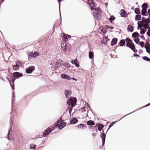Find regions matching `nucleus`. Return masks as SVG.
<instances>
[{
    "label": "nucleus",
    "instance_id": "nucleus-45",
    "mask_svg": "<svg viewBox=\"0 0 150 150\" xmlns=\"http://www.w3.org/2000/svg\"><path fill=\"white\" fill-rule=\"evenodd\" d=\"M86 108H87V107H82L80 109L81 110V111L82 112H85L86 111Z\"/></svg>",
    "mask_w": 150,
    "mask_h": 150
},
{
    "label": "nucleus",
    "instance_id": "nucleus-28",
    "mask_svg": "<svg viewBox=\"0 0 150 150\" xmlns=\"http://www.w3.org/2000/svg\"><path fill=\"white\" fill-rule=\"evenodd\" d=\"M28 58L29 60V59L30 58H35L33 52H28Z\"/></svg>",
    "mask_w": 150,
    "mask_h": 150
},
{
    "label": "nucleus",
    "instance_id": "nucleus-63",
    "mask_svg": "<svg viewBox=\"0 0 150 150\" xmlns=\"http://www.w3.org/2000/svg\"><path fill=\"white\" fill-rule=\"evenodd\" d=\"M102 146H103L104 145L105 140H102Z\"/></svg>",
    "mask_w": 150,
    "mask_h": 150
},
{
    "label": "nucleus",
    "instance_id": "nucleus-12",
    "mask_svg": "<svg viewBox=\"0 0 150 150\" xmlns=\"http://www.w3.org/2000/svg\"><path fill=\"white\" fill-rule=\"evenodd\" d=\"M61 78L63 79L66 80H71V78L69 76L64 74H62L60 75Z\"/></svg>",
    "mask_w": 150,
    "mask_h": 150
},
{
    "label": "nucleus",
    "instance_id": "nucleus-26",
    "mask_svg": "<svg viewBox=\"0 0 150 150\" xmlns=\"http://www.w3.org/2000/svg\"><path fill=\"white\" fill-rule=\"evenodd\" d=\"M101 32L102 33L103 36H104L105 35V34L107 31L106 28L104 27L102 28L101 29Z\"/></svg>",
    "mask_w": 150,
    "mask_h": 150
},
{
    "label": "nucleus",
    "instance_id": "nucleus-39",
    "mask_svg": "<svg viewBox=\"0 0 150 150\" xmlns=\"http://www.w3.org/2000/svg\"><path fill=\"white\" fill-rule=\"evenodd\" d=\"M144 48L146 49V52L149 54H150V47H147L146 45H145Z\"/></svg>",
    "mask_w": 150,
    "mask_h": 150
},
{
    "label": "nucleus",
    "instance_id": "nucleus-6",
    "mask_svg": "<svg viewBox=\"0 0 150 150\" xmlns=\"http://www.w3.org/2000/svg\"><path fill=\"white\" fill-rule=\"evenodd\" d=\"M143 21L142 25L144 28L147 29L150 27L149 24L150 23V19H141Z\"/></svg>",
    "mask_w": 150,
    "mask_h": 150
},
{
    "label": "nucleus",
    "instance_id": "nucleus-31",
    "mask_svg": "<svg viewBox=\"0 0 150 150\" xmlns=\"http://www.w3.org/2000/svg\"><path fill=\"white\" fill-rule=\"evenodd\" d=\"M142 14L143 16H147V9H143L142 11Z\"/></svg>",
    "mask_w": 150,
    "mask_h": 150
},
{
    "label": "nucleus",
    "instance_id": "nucleus-41",
    "mask_svg": "<svg viewBox=\"0 0 150 150\" xmlns=\"http://www.w3.org/2000/svg\"><path fill=\"white\" fill-rule=\"evenodd\" d=\"M142 59L145 61L148 62L150 61V59L147 56H144L142 57Z\"/></svg>",
    "mask_w": 150,
    "mask_h": 150
},
{
    "label": "nucleus",
    "instance_id": "nucleus-51",
    "mask_svg": "<svg viewBox=\"0 0 150 150\" xmlns=\"http://www.w3.org/2000/svg\"><path fill=\"white\" fill-rule=\"evenodd\" d=\"M33 54L35 58L36 57L39 55V53L37 52H33Z\"/></svg>",
    "mask_w": 150,
    "mask_h": 150
},
{
    "label": "nucleus",
    "instance_id": "nucleus-64",
    "mask_svg": "<svg viewBox=\"0 0 150 150\" xmlns=\"http://www.w3.org/2000/svg\"><path fill=\"white\" fill-rule=\"evenodd\" d=\"M148 14L149 17H150V9H149L148 11Z\"/></svg>",
    "mask_w": 150,
    "mask_h": 150
},
{
    "label": "nucleus",
    "instance_id": "nucleus-43",
    "mask_svg": "<svg viewBox=\"0 0 150 150\" xmlns=\"http://www.w3.org/2000/svg\"><path fill=\"white\" fill-rule=\"evenodd\" d=\"M134 11L135 13L137 14L140 13V10L139 8H136L134 10Z\"/></svg>",
    "mask_w": 150,
    "mask_h": 150
},
{
    "label": "nucleus",
    "instance_id": "nucleus-1",
    "mask_svg": "<svg viewBox=\"0 0 150 150\" xmlns=\"http://www.w3.org/2000/svg\"><path fill=\"white\" fill-rule=\"evenodd\" d=\"M55 125L54 126H50L45 129L44 132L42 133V136L43 137H46L49 135L56 128Z\"/></svg>",
    "mask_w": 150,
    "mask_h": 150
},
{
    "label": "nucleus",
    "instance_id": "nucleus-23",
    "mask_svg": "<svg viewBox=\"0 0 150 150\" xmlns=\"http://www.w3.org/2000/svg\"><path fill=\"white\" fill-rule=\"evenodd\" d=\"M142 22L143 21H139L137 22V24H138V26L137 27V28L138 30L141 29V28H142L143 26V25H142Z\"/></svg>",
    "mask_w": 150,
    "mask_h": 150
},
{
    "label": "nucleus",
    "instance_id": "nucleus-2",
    "mask_svg": "<svg viewBox=\"0 0 150 150\" xmlns=\"http://www.w3.org/2000/svg\"><path fill=\"white\" fill-rule=\"evenodd\" d=\"M77 101L76 98L71 96L69 98L67 101V104L69 105L74 104L76 105H77Z\"/></svg>",
    "mask_w": 150,
    "mask_h": 150
},
{
    "label": "nucleus",
    "instance_id": "nucleus-10",
    "mask_svg": "<svg viewBox=\"0 0 150 150\" xmlns=\"http://www.w3.org/2000/svg\"><path fill=\"white\" fill-rule=\"evenodd\" d=\"M13 77H16V78H19L23 76V74L22 73L18 72H15L12 73Z\"/></svg>",
    "mask_w": 150,
    "mask_h": 150
},
{
    "label": "nucleus",
    "instance_id": "nucleus-44",
    "mask_svg": "<svg viewBox=\"0 0 150 150\" xmlns=\"http://www.w3.org/2000/svg\"><path fill=\"white\" fill-rule=\"evenodd\" d=\"M108 42L107 40H105L104 39H103L102 40H101L100 42V43L102 44H103L104 45H105L107 44Z\"/></svg>",
    "mask_w": 150,
    "mask_h": 150
},
{
    "label": "nucleus",
    "instance_id": "nucleus-32",
    "mask_svg": "<svg viewBox=\"0 0 150 150\" xmlns=\"http://www.w3.org/2000/svg\"><path fill=\"white\" fill-rule=\"evenodd\" d=\"M13 118V115H11L10 116V126L11 127L12 126V121Z\"/></svg>",
    "mask_w": 150,
    "mask_h": 150
},
{
    "label": "nucleus",
    "instance_id": "nucleus-9",
    "mask_svg": "<svg viewBox=\"0 0 150 150\" xmlns=\"http://www.w3.org/2000/svg\"><path fill=\"white\" fill-rule=\"evenodd\" d=\"M21 63L19 62H17L15 65H12L13 69L15 71H17L19 69V67L21 65Z\"/></svg>",
    "mask_w": 150,
    "mask_h": 150
},
{
    "label": "nucleus",
    "instance_id": "nucleus-20",
    "mask_svg": "<svg viewBox=\"0 0 150 150\" xmlns=\"http://www.w3.org/2000/svg\"><path fill=\"white\" fill-rule=\"evenodd\" d=\"M97 125L98 129L99 131H101L104 127V125L101 123H97L96 124Z\"/></svg>",
    "mask_w": 150,
    "mask_h": 150
},
{
    "label": "nucleus",
    "instance_id": "nucleus-7",
    "mask_svg": "<svg viewBox=\"0 0 150 150\" xmlns=\"http://www.w3.org/2000/svg\"><path fill=\"white\" fill-rule=\"evenodd\" d=\"M35 69L34 66H30L25 69V72L27 74H31Z\"/></svg>",
    "mask_w": 150,
    "mask_h": 150
},
{
    "label": "nucleus",
    "instance_id": "nucleus-14",
    "mask_svg": "<svg viewBox=\"0 0 150 150\" xmlns=\"http://www.w3.org/2000/svg\"><path fill=\"white\" fill-rule=\"evenodd\" d=\"M71 62L73 64H74L77 67H79L80 66L79 63L76 59H75L74 60H71Z\"/></svg>",
    "mask_w": 150,
    "mask_h": 150
},
{
    "label": "nucleus",
    "instance_id": "nucleus-29",
    "mask_svg": "<svg viewBox=\"0 0 150 150\" xmlns=\"http://www.w3.org/2000/svg\"><path fill=\"white\" fill-rule=\"evenodd\" d=\"M62 19L58 20L57 22H55L53 28L55 26H59V25H60L62 23Z\"/></svg>",
    "mask_w": 150,
    "mask_h": 150
},
{
    "label": "nucleus",
    "instance_id": "nucleus-30",
    "mask_svg": "<svg viewBox=\"0 0 150 150\" xmlns=\"http://www.w3.org/2000/svg\"><path fill=\"white\" fill-rule=\"evenodd\" d=\"M100 133L101 134L100 135V137L101 139L102 140H105L106 137V133H101V132H100Z\"/></svg>",
    "mask_w": 150,
    "mask_h": 150
},
{
    "label": "nucleus",
    "instance_id": "nucleus-25",
    "mask_svg": "<svg viewBox=\"0 0 150 150\" xmlns=\"http://www.w3.org/2000/svg\"><path fill=\"white\" fill-rule=\"evenodd\" d=\"M125 44V40L124 39L120 40L118 46H123Z\"/></svg>",
    "mask_w": 150,
    "mask_h": 150
},
{
    "label": "nucleus",
    "instance_id": "nucleus-62",
    "mask_svg": "<svg viewBox=\"0 0 150 150\" xmlns=\"http://www.w3.org/2000/svg\"><path fill=\"white\" fill-rule=\"evenodd\" d=\"M109 21V22L110 23H111L113 24V22L115 19H108Z\"/></svg>",
    "mask_w": 150,
    "mask_h": 150
},
{
    "label": "nucleus",
    "instance_id": "nucleus-13",
    "mask_svg": "<svg viewBox=\"0 0 150 150\" xmlns=\"http://www.w3.org/2000/svg\"><path fill=\"white\" fill-rule=\"evenodd\" d=\"M89 4L91 7V10L95 9V3L91 0H88V1Z\"/></svg>",
    "mask_w": 150,
    "mask_h": 150
},
{
    "label": "nucleus",
    "instance_id": "nucleus-47",
    "mask_svg": "<svg viewBox=\"0 0 150 150\" xmlns=\"http://www.w3.org/2000/svg\"><path fill=\"white\" fill-rule=\"evenodd\" d=\"M139 45L142 47L143 48L144 47V42L143 41L140 42L139 43Z\"/></svg>",
    "mask_w": 150,
    "mask_h": 150
},
{
    "label": "nucleus",
    "instance_id": "nucleus-55",
    "mask_svg": "<svg viewBox=\"0 0 150 150\" xmlns=\"http://www.w3.org/2000/svg\"><path fill=\"white\" fill-rule=\"evenodd\" d=\"M141 16L140 15H137L136 16L135 19H141Z\"/></svg>",
    "mask_w": 150,
    "mask_h": 150
},
{
    "label": "nucleus",
    "instance_id": "nucleus-5",
    "mask_svg": "<svg viewBox=\"0 0 150 150\" xmlns=\"http://www.w3.org/2000/svg\"><path fill=\"white\" fill-rule=\"evenodd\" d=\"M93 14L95 18L98 17L101 15V12L100 9L98 7L96 8L93 12Z\"/></svg>",
    "mask_w": 150,
    "mask_h": 150
},
{
    "label": "nucleus",
    "instance_id": "nucleus-58",
    "mask_svg": "<svg viewBox=\"0 0 150 150\" xmlns=\"http://www.w3.org/2000/svg\"><path fill=\"white\" fill-rule=\"evenodd\" d=\"M146 46L147 45V47H150V44L149 41L146 42Z\"/></svg>",
    "mask_w": 150,
    "mask_h": 150
},
{
    "label": "nucleus",
    "instance_id": "nucleus-54",
    "mask_svg": "<svg viewBox=\"0 0 150 150\" xmlns=\"http://www.w3.org/2000/svg\"><path fill=\"white\" fill-rule=\"evenodd\" d=\"M86 103H87V107H88V108L90 109V110L92 112V113H93V111L91 109V107L89 106L88 103L87 102H86Z\"/></svg>",
    "mask_w": 150,
    "mask_h": 150
},
{
    "label": "nucleus",
    "instance_id": "nucleus-17",
    "mask_svg": "<svg viewBox=\"0 0 150 150\" xmlns=\"http://www.w3.org/2000/svg\"><path fill=\"white\" fill-rule=\"evenodd\" d=\"M64 93L65 98H68V96H71L72 94L71 92V91L67 90H66L64 91Z\"/></svg>",
    "mask_w": 150,
    "mask_h": 150
},
{
    "label": "nucleus",
    "instance_id": "nucleus-33",
    "mask_svg": "<svg viewBox=\"0 0 150 150\" xmlns=\"http://www.w3.org/2000/svg\"><path fill=\"white\" fill-rule=\"evenodd\" d=\"M62 65H63L65 67L68 68L70 67V65L69 64L68 62H67V63L65 62H63L62 63Z\"/></svg>",
    "mask_w": 150,
    "mask_h": 150
},
{
    "label": "nucleus",
    "instance_id": "nucleus-36",
    "mask_svg": "<svg viewBox=\"0 0 150 150\" xmlns=\"http://www.w3.org/2000/svg\"><path fill=\"white\" fill-rule=\"evenodd\" d=\"M11 132V130H9L7 134V139L9 140H11V137H12V135L10 134V132Z\"/></svg>",
    "mask_w": 150,
    "mask_h": 150
},
{
    "label": "nucleus",
    "instance_id": "nucleus-52",
    "mask_svg": "<svg viewBox=\"0 0 150 150\" xmlns=\"http://www.w3.org/2000/svg\"><path fill=\"white\" fill-rule=\"evenodd\" d=\"M75 106L74 104L71 105V107H69V111H72L73 108Z\"/></svg>",
    "mask_w": 150,
    "mask_h": 150
},
{
    "label": "nucleus",
    "instance_id": "nucleus-4",
    "mask_svg": "<svg viewBox=\"0 0 150 150\" xmlns=\"http://www.w3.org/2000/svg\"><path fill=\"white\" fill-rule=\"evenodd\" d=\"M129 45L128 44H126V46L131 49L134 52H137V50L136 49L134 44L133 43L132 40H130V42H129Z\"/></svg>",
    "mask_w": 150,
    "mask_h": 150
},
{
    "label": "nucleus",
    "instance_id": "nucleus-11",
    "mask_svg": "<svg viewBox=\"0 0 150 150\" xmlns=\"http://www.w3.org/2000/svg\"><path fill=\"white\" fill-rule=\"evenodd\" d=\"M61 47L63 51L66 52L67 50L68 47L67 44L65 42L61 43Z\"/></svg>",
    "mask_w": 150,
    "mask_h": 150
},
{
    "label": "nucleus",
    "instance_id": "nucleus-35",
    "mask_svg": "<svg viewBox=\"0 0 150 150\" xmlns=\"http://www.w3.org/2000/svg\"><path fill=\"white\" fill-rule=\"evenodd\" d=\"M36 147V145L33 144H31L30 145V148L31 149L34 150Z\"/></svg>",
    "mask_w": 150,
    "mask_h": 150
},
{
    "label": "nucleus",
    "instance_id": "nucleus-19",
    "mask_svg": "<svg viewBox=\"0 0 150 150\" xmlns=\"http://www.w3.org/2000/svg\"><path fill=\"white\" fill-rule=\"evenodd\" d=\"M62 65V63L60 62V59L57 60L56 62L55 66V68L57 69L61 66Z\"/></svg>",
    "mask_w": 150,
    "mask_h": 150
},
{
    "label": "nucleus",
    "instance_id": "nucleus-40",
    "mask_svg": "<svg viewBox=\"0 0 150 150\" xmlns=\"http://www.w3.org/2000/svg\"><path fill=\"white\" fill-rule=\"evenodd\" d=\"M146 31V29L144 30L142 28L140 30V33L141 35H144Z\"/></svg>",
    "mask_w": 150,
    "mask_h": 150
},
{
    "label": "nucleus",
    "instance_id": "nucleus-34",
    "mask_svg": "<svg viewBox=\"0 0 150 150\" xmlns=\"http://www.w3.org/2000/svg\"><path fill=\"white\" fill-rule=\"evenodd\" d=\"M94 57V54L93 53L91 52V51H90L88 53V57L90 59H91L93 57Z\"/></svg>",
    "mask_w": 150,
    "mask_h": 150
},
{
    "label": "nucleus",
    "instance_id": "nucleus-27",
    "mask_svg": "<svg viewBox=\"0 0 150 150\" xmlns=\"http://www.w3.org/2000/svg\"><path fill=\"white\" fill-rule=\"evenodd\" d=\"M86 124L88 125H94L95 123L94 121L92 120H89L86 122Z\"/></svg>",
    "mask_w": 150,
    "mask_h": 150
},
{
    "label": "nucleus",
    "instance_id": "nucleus-18",
    "mask_svg": "<svg viewBox=\"0 0 150 150\" xmlns=\"http://www.w3.org/2000/svg\"><path fill=\"white\" fill-rule=\"evenodd\" d=\"M123 118H122V117L120 118V120H117L115 121H113L112 122H111L110 124L108 126V129L106 132V133L108 131V130L112 127L114 125V124L117 122H118V121H120Z\"/></svg>",
    "mask_w": 150,
    "mask_h": 150
},
{
    "label": "nucleus",
    "instance_id": "nucleus-49",
    "mask_svg": "<svg viewBox=\"0 0 150 150\" xmlns=\"http://www.w3.org/2000/svg\"><path fill=\"white\" fill-rule=\"evenodd\" d=\"M62 40L64 42L67 41L68 39L67 36H65L63 37V38L62 39Z\"/></svg>",
    "mask_w": 150,
    "mask_h": 150
},
{
    "label": "nucleus",
    "instance_id": "nucleus-8",
    "mask_svg": "<svg viewBox=\"0 0 150 150\" xmlns=\"http://www.w3.org/2000/svg\"><path fill=\"white\" fill-rule=\"evenodd\" d=\"M67 124V122H63L60 123L59 125H58L57 123L55 124V127L57 126V128L59 130H61L64 128Z\"/></svg>",
    "mask_w": 150,
    "mask_h": 150
},
{
    "label": "nucleus",
    "instance_id": "nucleus-57",
    "mask_svg": "<svg viewBox=\"0 0 150 150\" xmlns=\"http://www.w3.org/2000/svg\"><path fill=\"white\" fill-rule=\"evenodd\" d=\"M61 37H62L63 38V37H64V36H67V34H66L65 33H61Z\"/></svg>",
    "mask_w": 150,
    "mask_h": 150
},
{
    "label": "nucleus",
    "instance_id": "nucleus-50",
    "mask_svg": "<svg viewBox=\"0 0 150 150\" xmlns=\"http://www.w3.org/2000/svg\"><path fill=\"white\" fill-rule=\"evenodd\" d=\"M15 93L14 92H13L12 94V103L13 101L15 100Z\"/></svg>",
    "mask_w": 150,
    "mask_h": 150
},
{
    "label": "nucleus",
    "instance_id": "nucleus-59",
    "mask_svg": "<svg viewBox=\"0 0 150 150\" xmlns=\"http://www.w3.org/2000/svg\"><path fill=\"white\" fill-rule=\"evenodd\" d=\"M140 37L143 40H145V38L143 35H140Z\"/></svg>",
    "mask_w": 150,
    "mask_h": 150
},
{
    "label": "nucleus",
    "instance_id": "nucleus-53",
    "mask_svg": "<svg viewBox=\"0 0 150 150\" xmlns=\"http://www.w3.org/2000/svg\"><path fill=\"white\" fill-rule=\"evenodd\" d=\"M125 42L127 43V44H128L129 42H130V41L131 39L129 38H126L125 40Z\"/></svg>",
    "mask_w": 150,
    "mask_h": 150
},
{
    "label": "nucleus",
    "instance_id": "nucleus-56",
    "mask_svg": "<svg viewBox=\"0 0 150 150\" xmlns=\"http://www.w3.org/2000/svg\"><path fill=\"white\" fill-rule=\"evenodd\" d=\"M72 38H71V39L72 40H78V39H77L78 37H77L72 36Z\"/></svg>",
    "mask_w": 150,
    "mask_h": 150
},
{
    "label": "nucleus",
    "instance_id": "nucleus-15",
    "mask_svg": "<svg viewBox=\"0 0 150 150\" xmlns=\"http://www.w3.org/2000/svg\"><path fill=\"white\" fill-rule=\"evenodd\" d=\"M78 121V120L75 118V117H73L71 120H70L69 122L70 124H74L77 123Z\"/></svg>",
    "mask_w": 150,
    "mask_h": 150
},
{
    "label": "nucleus",
    "instance_id": "nucleus-61",
    "mask_svg": "<svg viewBox=\"0 0 150 150\" xmlns=\"http://www.w3.org/2000/svg\"><path fill=\"white\" fill-rule=\"evenodd\" d=\"M21 112L20 111V112H18L17 111V112H16V114L17 115V116H18L19 115L21 114Z\"/></svg>",
    "mask_w": 150,
    "mask_h": 150
},
{
    "label": "nucleus",
    "instance_id": "nucleus-42",
    "mask_svg": "<svg viewBox=\"0 0 150 150\" xmlns=\"http://www.w3.org/2000/svg\"><path fill=\"white\" fill-rule=\"evenodd\" d=\"M134 41L135 42L136 44L138 45L140 42H139L140 41V39L139 38H137V39H134Z\"/></svg>",
    "mask_w": 150,
    "mask_h": 150
},
{
    "label": "nucleus",
    "instance_id": "nucleus-3",
    "mask_svg": "<svg viewBox=\"0 0 150 150\" xmlns=\"http://www.w3.org/2000/svg\"><path fill=\"white\" fill-rule=\"evenodd\" d=\"M6 78L9 82L11 89L12 90L14 89H15L14 82L15 79L13 76H8V78L7 77Z\"/></svg>",
    "mask_w": 150,
    "mask_h": 150
},
{
    "label": "nucleus",
    "instance_id": "nucleus-60",
    "mask_svg": "<svg viewBox=\"0 0 150 150\" xmlns=\"http://www.w3.org/2000/svg\"><path fill=\"white\" fill-rule=\"evenodd\" d=\"M133 56L135 57H140V55L136 53H134L133 55Z\"/></svg>",
    "mask_w": 150,
    "mask_h": 150
},
{
    "label": "nucleus",
    "instance_id": "nucleus-24",
    "mask_svg": "<svg viewBox=\"0 0 150 150\" xmlns=\"http://www.w3.org/2000/svg\"><path fill=\"white\" fill-rule=\"evenodd\" d=\"M120 15L121 16L125 18L127 15V13L123 10H121Z\"/></svg>",
    "mask_w": 150,
    "mask_h": 150
},
{
    "label": "nucleus",
    "instance_id": "nucleus-38",
    "mask_svg": "<svg viewBox=\"0 0 150 150\" xmlns=\"http://www.w3.org/2000/svg\"><path fill=\"white\" fill-rule=\"evenodd\" d=\"M86 126L84 124H80L78 125L77 126V127L78 128H83H83H84L86 127Z\"/></svg>",
    "mask_w": 150,
    "mask_h": 150
},
{
    "label": "nucleus",
    "instance_id": "nucleus-48",
    "mask_svg": "<svg viewBox=\"0 0 150 150\" xmlns=\"http://www.w3.org/2000/svg\"><path fill=\"white\" fill-rule=\"evenodd\" d=\"M105 27L107 29H110L112 30L114 28L112 27V26H109L108 25H105Z\"/></svg>",
    "mask_w": 150,
    "mask_h": 150
},
{
    "label": "nucleus",
    "instance_id": "nucleus-46",
    "mask_svg": "<svg viewBox=\"0 0 150 150\" xmlns=\"http://www.w3.org/2000/svg\"><path fill=\"white\" fill-rule=\"evenodd\" d=\"M148 7L147 4L146 3L142 5V8L143 9H147Z\"/></svg>",
    "mask_w": 150,
    "mask_h": 150
},
{
    "label": "nucleus",
    "instance_id": "nucleus-22",
    "mask_svg": "<svg viewBox=\"0 0 150 150\" xmlns=\"http://www.w3.org/2000/svg\"><path fill=\"white\" fill-rule=\"evenodd\" d=\"M139 36L140 35L137 32H134L132 34V37L133 38H138Z\"/></svg>",
    "mask_w": 150,
    "mask_h": 150
},
{
    "label": "nucleus",
    "instance_id": "nucleus-16",
    "mask_svg": "<svg viewBox=\"0 0 150 150\" xmlns=\"http://www.w3.org/2000/svg\"><path fill=\"white\" fill-rule=\"evenodd\" d=\"M118 39L117 38H114L112 39L111 41L110 45L111 46H113L116 45Z\"/></svg>",
    "mask_w": 150,
    "mask_h": 150
},
{
    "label": "nucleus",
    "instance_id": "nucleus-37",
    "mask_svg": "<svg viewBox=\"0 0 150 150\" xmlns=\"http://www.w3.org/2000/svg\"><path fill=\"white\" fill-rule=\"evenodd\" d=\"M144 108V106H143V107H142L141 108H138V109L135 110L134 111H133V112H131V113H128V114L125 115L123 117H122V118H123L125 116H127V115H130V114H132V113H133V112H135L136 111H137L138 110H139L141 109H142V108Z\"/></svg>",
    "mask_w": 150,
    "mask_h": 150
},
{
    "label": "nucleus",
    "instance_id": "nucleus-21",
    "mask_svg": "<svg viewBox=\"0 0 150 150\" xmlns=\"http://www.w3.org/2000/svg\"><path fill=\"white\" fill-rule=\"evenodd\" d=\"M127 30L128 32H132L134 31L133 27L130 24L127 27Z\"/></svg>",
    "mask_w": 150,
    "mask_h": 150
}]
</instances>
